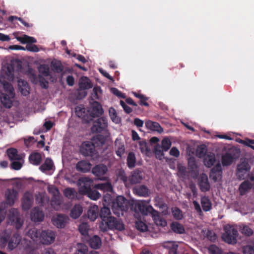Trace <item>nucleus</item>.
<instances>
[{"label": "nucleus", "mask_w": 254, "mask_h": 254, "mask_svg": "<svg viewBox=\"0 0 254 254\" xmlns=\"http://www.w3.org/2000/svg\"><path fill=\"white\" fill-rule=\"evenodd\" d=\"M99 228L102 232H107L109 230L116 229L123 231L125 229V226L123 222L116 218L111 216L101 221Z\"/></svg>", "instance_id": "obj_1"}, {"label": "nucleus", "mask_w": 254, "mask_h": 254, "mask_svg": "<svg viewBox=\"0 0 254 254\" xmlns=\"http://www.w3.org/2000/svg\"><path fill=\"white\" fill-rule=\"evenodd\" d=\"M240 150L235 147L229 148L226 152L222 156V164L224 166L231 165L232 163L238 159L240 155Z\"/></svg>", "instance_id": "obj_2"}, {"label": "nucleus", "mask_w": 254, "mask_h": 254, "mask_svg": "<svg viewBox=\"0 0 254 254\" xmlns=\"http://www.w3.org/2000/svg\"><path fill=\"white\" fill-rule=\"evenodd\" d=\"M90 183L87 182L84 183L79 188L78 192L81 195H87L91 199L96 200L101 196V194L96 190L91 188Z\"/></svg>", "instance_id": "obj_3"}, {"label": "nucleus", "mask_w": 254, "mask_h": 254, "mask_svg": "<svg viewBox=\"0 0 254 254\" xmlns=\"http://www.w3.org/2000/svg\"><path fill=\"white\" fill-rule=\"evenodd\" d=\"M133 209L136 213H140L143 215H147L148 213L152 216L158 217V211L151 205L147 206L144 201H138L134 203Z\"/></svg>", "instance_id": "obj_4"}, {"label": "nucleus", "mask_w": 254, "mask_h": 254, "mask_svg": "<svg viewBox=\"0 0 254 254\" xmlns=\"http://www.w3.org/2000/svg\"><path fill=\"white\" fill-rule=\"evenodd\" d=\"M21 239L20 235L17 233H14L11 238L5 234L1 238V242L3 244L8 243V248L12 251L20 243Z\"/></svg>", "instance_id": "obj_5"}, {"label": "nucleus", "mask_w": 254, "mask_h": 254, "mask_svg": "<svg viewBox=\"0 0 254 254\" xmlns=\"http://www.w3.org/2000/svg\"><path fill=\"white\" fill-rule=\"evenodd\" d=\"M225 233L222 235V239L227 243L235 244L237 243L238 232L236 229L231 226L225 228Z\"/></svg>", "instance_id": "obj_6"}, {"label": "nucleus", "mask_w": 254, "mask_h": 254, "mask_svg": "<svg viewBox=\"0 0 254 254\" xmlns=\"http://www.w3.org/2000/svg\"><path fill=\"white\" fill-rule=\"evenodd\" d=\"M112 207L115 214H120L118 211H121L122 213L124 211H127L128 208L127 199L123 196H118L113 202Z\"/></svg>", "instance_id": "obj_7"}, {"label": "nucleus", "mask_w": 254, "mask_h": 254, "mask_svg": "<svg viewBox=\"0 0 254 254\" xmlns=\"http://www.w3.org/2000/svg\"><path fill=\"white\" fill-rule=\"evenodd\" d=\"M93 126L91 128L92 133H100L105 130L108 127V120L106 118L101 117L93 120Z\"/></svg>", "instance_id": "obj_8"}, {"label": "nucleus", "mask_w": 254, "mask_h": 254, "mask_svg": "<svg viewBox=\"0 0 254 254\" xmlns=\"http://www.w3.org/2000/svg\"><path fill=\"white\" fill-rule=\"evenodd\" d=\"M8 223L12 225H14L17 229H20L23 224L19 213L16 209H11L9 211L8 216Z\"/></svg>", "instance_id": "obj_9"}, {"label": "nucleus", "mask_w": 254, "mask_h": 254, "mask_svg": "<svg viewBox=\"0 0 254 254\" xmlns=\"http://www.w3.org/2000/svg\"><path fill=\"white\" fill-rule=\"evenodd\" d=\"M80 151L84 156H93L95 152V146L90 141L84 142L81 145Z\"/></svg>", "instance_id": "obj_10"}, {"label": "nucleus", "mask_w": 254, "mask_h": 254, "mask_svg": "<svg viewBox=\"0 0 254 254\" xmlns=\"http://www.w3.org/2000/svg\"><path fill=\"white\" fill-rule=\"evenodd\" d=\"M55 234L52 230L42 231L40 236V242L44 245H50L54 242Z\"/></svg>", "instance_id": "obj_11"}, {"label": "nucleus", "mask_w": 254, "mask_h": 254, "mask_svg": "<svg viewBox=\"0 0 254 254\" xmlns=\"http://www.w3.org/2000/svg\"><path fill=\"white\" fill-rule=\"evenodd\" d=\"M250 168V166L247 162L244 161L241 162L237 167L236 173L237 178L239 180H244Z\"/></svg>", "instance_id": "obj_12"}, {"label": "nucleus", "mask_w": 254, "mask_h": 254, "mask_svg": "<svg viewBox=\"0 0 254 254\" xmlns=\"http://www.w3.org/2000/svg\"><path fill=\"white\" fill-rule=\"evenodd\" d=\"M76 115L81 119L85 123H89L91 122V116L89 115V110H87L83 106L79 105L75 108Z\"/></svg>", "instance_id": "obj_13"}, {"label": "nucleus", "mask_w": 254, "mask_h": 254, "mask_svg": "<svg viewBox=\"0 0 254 254\" xmlns=\"http://www.w3.org/2000/svg\"><path fill=\"white\" fill-rule=\"evenodd\" d=\"M108 171L107 167L103 164H99L94 166L92 170L93 174L101 180H105L107 178L104 176Z\"/></svg>", "instance_id": "obj_14"}, {"label": "nucleus", "mask_w": 254, "mask_h": 254, "mask_svg": "<svg viewBox=\"0 0 254 254\" xmlns=\"http://www.w3.org/2000/svg\"><path fill=\"white\" fill-rule=\"evenodd\" d=\"M103 113V110L101 104L97 101H94L90 110H89V115L91 116V122L93 121L95 117L101 116Z\"/></svg>", "instance_id": "obj_15"}, {"label": "nucleus", "mask_w": 254, "mask_h": 254, "mask_svg": "<svg viewBox=\"0 0 254 254\" xmlns=\"http://www.w3.org/2000/svg\"><path fill=\"white\" fill-rule=\"evenodd\" d=\"M198 185L202 192L209 190L210 185L208 181L207 176L205 174H202L198 179Z\"/></svg>", "instance_id": "obj_16"}, {"label": "nucleus", "mask_w": 254, "mask_h": 254, "mask_svg": "<svg viewBox=\"0 0 254 254\" xmlns=\"http://www.w3.org/2000/svg\"><path fill=\"white\" fill-rule=\"evenodd\" d=\"M30 217L31 220L34 222H41L44 218V213L41 208L35 207L31 210Z\"/></svg>", "instance_id": "obj_17"}, {"label": "nucleus", "mask_w": 254, "mask_h": 254, "mask_svg": "<svg viewBox=\"0 0 254 254\" xmlns=\"http://www.w3.org/2000/svg\"><path fill=\"white\" fill-rule=\"evenodd\" d=\"M68 217L64 214H59L53 218V224L59 228H64L66 223Z\"/></svg>", "instance_id": "obj_18"}, {"label": "nucleus", "mask_w": 254, "mask_h": 254, "mask_svg": "<svg viewBox=\"0 0 254 254\" xmlns=\"http://www.w3.org/2000/svg\"><path fill=\"white\" fill-rule=\"evenodd\" d=\"M222 170L221 164L219 162L211 170L210 178L214 181L216 182L219 178L222 176Z\"/></svg>", "instance_id": "obj_19"}, {"label": "nucleus", "mask_w": 254, "mask_h": 254, "mask_svg": "<svg viewBox=\"0 0 254 254\" xmlns=\"http://www.w3.org/2000/svg\"><path fill=\"white\" fill-rule=\"evenodd\" d=\"M33 198L32 195L29 192L24 194L22 200V207L24 210H29L32 206Z\"/></svg>", "instance_id": "obj_20"}, {"label": "nucleus", "mask_w": 254, "mask_h": 254, "mask_svg": "<svg viewBox=\"0 0 254 254\" xmlns=\"http://www.w3.org/2000/svg\"><path fill=\"white\" fill-rule=\"evenodd\" d=\"M91 167V164L86 160H81L78 162L76 165V169L77 171L82 173L89 172Z\"/></svg>", "instance_id": "obj_21"}, {"label": "nucleus", "mask_w": 254, "mask_h": 254, "mask_svg": "<svg viewBox=\"0 0 254 254\" xmlns=\"http://www.w3.org/2000/svg\"><path fill=\"white\" fill-rule=\"evenodd\" d=\"M17 196L16 191L12 189H7L5 191L6 202L10 206L12 205L14 203V200Z\"/></svg>", "instance_id": "obj_22"}, {"label": "nucleus", "mask_w": 254, "mask_h": 254, "mask_svg": "<svg viewBox=\"0 0 254 254\" xmlns=\"http://www.w3.org/2000/svg\"><path fill=\"white\" fill-rule=\"evenodd\" d=\"M142 178V172L139 169H135L131 173L129 181L131 183L135 184L140 183Z\"/></svg>", "instance_id": "obj_23"}, {"label": "nucleus", "mask_w": 254, "mask_h": 254, "mask_svg": "<svg viewBox=\"0 0 254 254\" xmlns=\"http://www.w3.org/2000/svg\"><path fill=\"white\" fill-rule=\"evenodd\" d=\"M145 124L146 127L151 130L156 131L160 133H161L163 131V128L157 122L148 120L145 122Z\"/></svg>", "instance_id": "obj_24"}, {"label": "nucleus", "mask_w": 254, "mask_h": 254, "mask_svg": "<svg viewBox=\"0 0 254 254\" xmlns=\"http://www.w3.org/2000/svg\"><path fill=\"white\" fill-rule=\"evenodd\" d=\"M88 244L92 249H98L102 244L101 239L98 236L95 235L89 239Z\"/></svg>", "instance_id": "obj_25"}, {"label": "nucleus", "mask_w": 254, "mask_h": 254, "mask_svg": "<svg viewBox=\"0 0 254 254\" xmlns=\"http://www.w3.org/2000/svg\"><path fill=\"white\" fill-rule=\"evenodd\" d=\"M99 215V208L97 205L91 206L88 210V218L92 221H95Z\"/></svg>", "instance_id": "obj_26"}, {"label": "nucleus", "mask_w": 254, "mask_h": 254, "mask_svg": "<svg viewBox=\"0 0 254 254\" xmlns=\"http://www.w3.org/2000/svg\"><path fill=\"white\" fill-rule=\"evenodd\" d=\"M115 148L116 149V153L117 156L121 157L122 155L125 153V146L124 143L121 142V140L117 138L115 142Z\"/></svg>", "instance_id": "obj_27"}, {"label": "nucleus", "mask_w": 254, "mask_h": 254, "mask_svg": "<svg viewBox=\"0 0 254 254\" xmlns=\"http://www.w3.org/2000/svg\"><path fill=\"white\" fill-rule=\"evenodd\" d=\"M6 153L8 158L10 161L20 160L22 158L20 155L18 154V151L15 148H9L6 150Z\"/></svg>", "instance_id": "obj_28"}, {"label": "nucleus", "mask_w": 254, "mask_h": 254, "mask_svg": "<svg viewBox=\"0 0 254 254\" xmlns=\"http://www.w3.org/2000/svg\"><path fill=\"white\" fill-rule=\"evenodd\" d=\"M13 98L8 94L2 93L0 97L1 102L4 107L10 108L12 105L11 98Z\"/></svg>", "instance_id": "obj_29"}, {"label": "nucleus", "mask_w": 254, "mask_h": 254, "mask_svg": "<svg viewBox=\"0 0 254 254\" xmlns=\"http://www.w3.org/2000/svg\"><path fill=\"white\" fill-rule=\"evenodd\" d=\"M62 202L60 195L54 194L51 200V205L55 210H59L61 208Z\"/></svg>", "instance_id": "obj_30"}, {"label": "nucleus", "mask_w": 254, "mask_h": 254, "mask_svg": "<svg viewBox=\"0 0 254 254\" xmlns=\"http://www.w3.org/2000/svg\"><path fill=\"white\" fill-rule=\"evenodd\" d=\"M82 211V207L80 204H76L71 209L70 216L73 219H77L81 215Z\"/></svg>", "instance_id": "obj_31"}, {"label": "nucleus", "mask_w": 254, "mask_h": 254, "mask_svg": "<svg viewBox=\"0 0 254 254\" xmlns=\"http://www.w3.org/2000/svg\"><path fill=\"white\" fill-rule=\"evenodd\" d=\"M252 185L249 181H245L243 182L240 185L239 188L240 194L244 195L252 188Z\"/></svg>", "instance_id": "obj_32"}, {"label": "nucleus", "mask_w": 254, "mask_h": 254, "mask_svg": "<svg viewBox=\"0 0 254 254\" xmlns=\"http://www.w3.org/2000/svg\"><path fill=\"white\" fill-rule=\"evenodd\" d=\"M178 245L171 242L165 243L164 247L168 250L169 254H178Z\"/></svg>", "instance_id": "obj_33"}, {"label": "nucleus", "mask_w": 254, "mask_h": 254, "mask_svg": "<svg viewBox=\"0 0 254 254\" xmlns=\"http://www.w3.org/2000/svg\"><path fill=\"white\" fill-rule=\"evenodd\" d=\"M95 188L102 190L104 192H108L113 191V187L111 183L110 182L96 184L95 185Z\"/></svg>", "instance_id": "obj_34"}, {"label": "nucleus", "mask_w": 254, "mask_h": 254, "mask_svg": "<svg viewBox=\"0 0 254 254\" xmlns=\"http://www.w3.org/2000/svg\"><path fill=\"white\" fill-rule=\"evenodd\" d=\"M41 232L36 228L30 229L27 233V235L34 241L40 240V236Z\"/></svg>", "instance_id": "obj_35"}, {"label": "nucleus", "mask_w": 254, "mask_h": 254, "mask_svg": "<svg viewBox=\"0 0 254 254\" xmlns=\"http://www.w3.org/2000/svg\"><path fill=\"white\" fill-rule=\"evenodd\" d=\"M29 160L31 164L38 165L42 161V156L40 153L38 152L32 153L29 157Z\"/></svg>", "instance_id": "obj_36"}, {"label": "nucleus", "mask_w": 254, "mask_h": 254, "mask_svg": "<svg viewBox=\"0 0 254 254\" xmlns=\"http://www.w3.org/2000/svg\"><path fill=\"white\" fill-rule=\"evenodd\" d=\"M172 230L175 233L183 234L185 233L184 226L179 222H174L171 224Z\"/></svg>", "instance_id": "obj_37"}, {"label": "nucleus", "mask_w": 254, "mask_h": 254, "mask_svg": "<svg viewBox=\"0 0 254 254\" xmlns=\"http://www.w3.org/2000/svg\"><path fill=\"white\" fill-rule=\"evenodd\" d=\"M178 175L180 178L183 179H186L189 177V173L187 168L181 165L178 166Z\"/></svg>", "instance_id": "obj_38"}, {"label": "nucleus", "mask_w": 254, "mask_h": 254, "mask_svg": "<svg viewBox=\"0 0 254 254\" xmlns=\"http://www.w3.org/2000/svg\"><path fill=\"white\" fill-rule=\"evenodd\" d=\"M201 204L204 211H208L211 209V202L207 196H203L201 199Z\"/></svg>", "instance_id": "obj_39"}, {"label": "nucleus", "mask_w": 254, "mask_h": 254, "mask_svg": "<svg viewBox=\"0 0 254 254\" xmlns=\"http://www.w3.org/2000/svg\"><path fill=\"white\" fill-rule=\"evenodd\" d=\"M53 166V162L50 158H47L44 163L40 166L39 169L41 171L44 172L49 171L52 169Z\"/></svg>", "instance_id": "obj_40"}, {"label": "nucleus", "mask_w": 254, "mask_h": 254, "mask_svg": "<svg viewBox=\"0 0 254 254\" xmlns=\"http://www.w3.org/2000/svg\"><path fill=\"white\" fill-rule=\"evenodd\" d=\"M17 39L22 44L27 43V44H31L37 42L34 38L28 36L26 35H24L22 37H19Z\"/></svg>", "instance_id": "obj_41"}, {"label": "nucleus", "mask_w": 254, "mask_h": 254, "mask_svg": "<svg viewBox=\"0 0 254 254\" xmlns=\"http://www.w3.org/2000/svg\"><path fill=\"white\" fill-rule=\"evenodd\" d=\"M99 215L102 221L108 218V217H111V213L110 208L106 206L103 207L100 210Z\"/></svg>", "instance_id": "obj_42"}, {"label": "nucleus", "mask_w": 254, "mask_h": 254, "mask_svg": "<svg viewBox=\"0 0 254 254\" xmlns=\"http://www.w3.org/2000/svg\"><path fill=\"white\" fill-rule=\"evenodd\" d=\"M216 160L214 154L208 155L204 160V165L208 168L212 167L215 163Z\"/></svg>", "instance_id": "obj_43"}, {"label": "nucleus", "mask_w": 254, "mask_h": 254, "mask_svg": "<svg viewBox=\"0 0 254 254\" xmlns=\"http://www.w3.org/2000/svg\"><path fill=\"white\" fill-rule=\"evenodd\" d=\"M136 158L133 152H129L127 157V165L128 168H132L135 166Z\"/></svg>", "instance_id": "obj_44"}, {"label": "nucleus", "mask_w": 254, "mask_h": 254, "mask_svg": "<svg viewBox=\"0 0 254 254\" xmlns=\"http://www.w3.org/2000/svg\"><path fill=\"white\" fill-rule=\"evenodd\" d=\"M172 213L174 218L177 220H182L184 217L182 211L177 207L172 208Z\"/></svg>", "instance_id": "obj_45"}, {"label": "nucleus", "mask_w": 254, "mask_h": 254, "mask_svg": "<svg viewBox=\"0 0 254 254\" xmlns=\"http://www.w3.org/2000/svg\"><path fill=\"white\" fill-rule=\"evenodd\" d=\"M136 194L141 196H147L148 195L149 189L144 185L139 186L136 189Z\"/></svg>", "instance_id": "obj_46"}, {"label": "nucleus", "mask_w": 254, "mask_h": 254, "mask_svg": "<svg viewBox=\"0 0 254 254\" xmlns=\"http://www.w3.org/2000/svg\"><path fill=\"white\" fill-rule=\"evenodd\" d=\"M79 87L81 89H87L91 88L92 85L89 79L86 77H83L80 80Z\"/></svg>", "instance_id": "obj_47"}, {"label": "nucleus", "mask_w": 254, "mask_h": 254, "mask_svg": "<svg viewBox=\"0 0 254 254\" xmlns=\"http://www.w3.org/2000/svg\"><path fill=\"white\" fill-rule=\"evenodd\" d=\"M3 87L5 92L9 94L11 97H14L15 93L14 89L10 83L5 82L3 84Z\"/></svg>", "instance_id": "obj_48"}, {"label": "nucleus", "mask_w": 254, "mask_h": 254, "mask_svg": "<svg viewBox=\"0 0 254 254\" xmlns=\"http://www.w3.org/2000/svg\"><path fill=\"white\" fill-rule=\"evenodd\" d=\"M207 152V148L205 145H201L198 146L196 149V155L199 158H202L205 156Z\"/></svg>", "instance_id": "obj_49"}, {"label": "nucleus", "mask_w": 254, "mask_h": 254, "mask_svg": "<svg viewBox=\"0 0 254 254\" xmlns=\"http://www.w3.org/2000/svg\"><path fill=\"white\" fill-rule=\"evenodd\" d=\"M64 194L66 197L69 199H72L76 195V192L73 189L68 188L64 189Z\"/></svg>", "instance_id": "obj_50"}, {"label": "nucleus", "mask_w": 254, "mask_h": 254, "mask_svg": "<svg viewBox=\"0 0 254 254\" xmlns=\"http://www.w3.org/2000/svg\"><path fill=\"white\" fill-rule=\"evenodd\" d=\"M188 165L190 172L194 174L193 177H196L198 175V172L197 171V166L195 161L193 160H190L188 163Z\"/></svg>", "instance_id": "obj_51"}, {"label": "nucleus", "mask_w": 254, "mask_h": 254, "mask_svg": "<svg viewBox=\"0 0 254 254\" xmlns=\"http://www.w3.org/2000/svg\"><path fill=\"white\" fill-rule=\"evenodd\" d=\"M36 201L41 206H43L46 202H48L49 198L42 193H39L36 198Z\"/></svg>", "instance_id": "obj_52"}, {"label": "nucleus", "mask_w": 254, "mask_h": 254, "mask_svg": "<svg viewBox=\"0 0 254 254\" xmlns=\"http://www.w3.org/2000/svg\"><path fill=\"white\" fill-rule=\"evenodd\" d=\"M39 72L44 76L50 75V68L47 64H41L38 68Z\"/></svg>", "instance_id": "obj_53"}, {"label": "nucleus", "mask_w": 254, "mask_h": 254, "mask_svg": "<svg viewBox=\"0 0 254 254\" xmlns=\"http://www.w3.org/2000/svg\"><path fill=\"white\" fill-rule=\"evenodd\" d=\"M51 65L53 69L57 73L62 72L64 70V67L60 61L52 62Z\"/></svg>", "instance_id": "obj_54"}, {"label": "nucleus", "mask_w": 254, "mask_h": 254, "mask_svg": "<svg viewBox=\"0 0 254 254\" xmlns=\"http://www.w3.org/2000/svg\"><path fill=\"white\" fill-rule=\"evenodd\" d=\"M87 253L88 248L86 246L81 243L77 244V250L75 254H87Z\"/></svg>", "instance_id": "obj_55"}, {"label": "nucleus", "mask_w": 254, "mask_h": 254, "mask_svg": "<svg viewBox=\"0 0 254 254\" xmlns=\"http://www.w3.org/2000/svg\"><path fill=\"white\" fill-rule=\"evenodd\" d=\"M78 230L82 235H86L89 230V226L86 223H82L79 226Z\"/></svg>", "instance_id": "obj_56"}, {"label": "nucleus", "mask_w": 254, "mask_h": 254, "mask_svg": "<svg viewBox=\"0 0 254 254\" xmlns=\"http://www.w3.org/2000/svg\"><path fill=\"white\" fill-rule=\"evenodd\" d=\"M172 143L170 140L168 138H164L162 140L161 148L164 151H167L170 148Z\"/></svg>", "instance_id": "obj_57"}, {"label": "nucleus", "mask_w": 254, "mask_h": 254, "mask_svg": "<svg viewBox=\"0 0 254 254\" xmlns=\"http://www.w3.org/2000/svg\"><path fill=\"white\" fill-rule=\"evenodd\" d=\"M157 215L158 216V217L156 216H152L155 223L158 226H165L167 224L166 221L160 217L158 212Z\"/></svg>", "instance_id": "obj_58"}, {"label": "nucleus", "mask_w": 254, "mask_h": 254, "mask_svg": "<svg viewBox=\"0 0 254 254\" xmlns=\"http://www.w3.org/2000/svg\"><path fill=\"white\" fill-rule=\"evenodd\" d=\"M135 226L136 229L140 232H146L148 230V226L142 221L136 222Z\"/></svg>", "instance_id": "obj_59"}, {"label": "nucleus", "mask_w": 254, "mask_h": 254, "mask_svg": "<svg viewBox=\"0 0 254 254\" xmlns=\"http://www.w3.org/2000/svg\"><path fill=\"white\" fill-rule=\"evenodd\" d=\"M154 150H155L154 153H155L156 157L157 159L161 160L162 159V157L164 155V153H163L164 150L161 148V147L159 145H157L155 147Z\"/></svg>", "instance_id": "obj_60"}, {"label": "nucleus", "mask_w": 254, "mask_h": 254, "mask_svg": "<svg viewBox=\"0 0 254 254\" xmlns=\"http://www.w3.org/2000/svg\"><path fill=\"white\" fill-rule=\"evenodd\" d=\"M15 19L18 20L19 21H20V22L22 24H23L25 26H26L27 27H30L32 26V25H30L28 23L25 21L22 18H21L20 17H18L16 16H10L8 17V21L9 22H12Z\"/></svg>", "instance_id": "obj_61"}, {"label": "nucleus", "mask_w": 254, "mask_h": 254, "mask_svg": "<svg viewBox=\"0 0 254 254\" xmlns=\"http://www.w3.org/2000/svg\"><path fill=\"white\" fill-rule=\"evenodd\" d=\"M208 251L211 254H222L221 250L215 245H210Z\"/></svg>", "instance_id": "obj_62"}, {"label": "nucleus", "mask_w": 254, "mask_h": 254, "mask_svg": "<svg viewBox=\"0 0 254 254\" xmlns=\"http://www.w3.org/2000/svg\"><path fill=\"white\" fill-rule=\"evenodd\" d=\"M109 115L113 122L116 123H118L119 120L118 118H117V113L114 108H110Z\"/></svg>", "instance_id": "obj_63"}, {"label": "nucleus", "mask_w": 254, "mask_h": 254, "mask_svg": "<svg viewBox=\"0 0 254 254\" xmlns=\"http://www.w3.org/2000/svg\"><path fill=\"white\" fill-rule=\"evenodd\" d=\"M244 254H254V246L248 245L243 248Z\"/></svg>", "instance_id": "obj_64"}]
</instances>
